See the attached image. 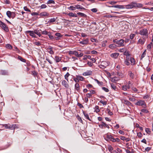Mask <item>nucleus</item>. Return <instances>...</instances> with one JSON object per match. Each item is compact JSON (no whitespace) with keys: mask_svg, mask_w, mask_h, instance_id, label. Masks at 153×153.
I'll return each mask as SVG.
<instances>
[{"mask_svg":"<svg viewBox=\"0 0 153 153\" xmlns=\"http://www.w3.org/2000/svg\"><path fill=\"white\" fill-rule=\"evenodd\" d=\"M91 58V56L90 55H85L84 56L83 59L84 60H86L87 58L90 59Z\"/></svg>","mask_w":153,"mask_h":153,"instance_id":"c9c22d12","label":"nucleus"},{"mask_svg":"<svg viewBox=\"0 0 153 153\" xmlns=\"http://www.w3.org/2000/svg\"><path fill=\"white\" fill-rule=\"evenodd\" d=\"M118 78L117 77H114L111 80V81L112 82H114L116 81H117L118 80Z\"/></svg>","mask_w":153,"mask_h":153,"instance_id":"f704fd0d","label":"nucleus"},{"mask_svg":"<svg viewBox=\"0 0 153 153\" xmlns=\"http://www.w3.org/2000/svg\"><path fill=\"white\" fill-rule=\"evenodd\" d=\"M92 74V72L91 71H88L84 72L83 74V75L84 76H89L91 75Z\"/></svg>","mask_w":153,"mask_h":153,"instance_id":"4be33fe9","label":"nucleus"},{"mask_svg":"<svg viewBox=\"0 0 153 153\" xmlns=\"http://www.w3.org/2000/svg\"><path fill=\"white\" fill-rule=\"evenodd\" d=\"M137 136L139 137H141L143 136V134L141 132H138L137 133Z\"/></svg>","mask_w":153,"mask_h":153,"instance_id":"052dcab7","label":"nucleus"},{"mask_svg":"<svg viewBox=\"0 0 153 153\" xmlns=\"http://www.w3.org/2000/svg\"><path fill=\"white\" fill-rule=\"evenodd\" d=\"M132 57H130V56H127L126 57V59L125 60V61H130V59Z\"/></svg>","mask_w":153,"mask_h":153,"instance_id":"3c124183","label":"nucleus"},{"mask_svg":"<svg viewBox=\"0 0 153 153\" xmlns=\"http://www.w3.org/2000/svg\"><path fill=\"white\" fill-rule=\"evenodd\" d=\"M113 149V148L110 145L108 146V150L110 152H112V151Z\"/></svg>","mask_w":153,"mask_h":153,"instance_id":"c03bdc74","label":"nucleus"},{"mask_svg":"<svg viewBox=\"0 0 153 153\" xmlns=\"http://www.w3.org/2000/svg\"><path fill=\"white\" fill-rule=\"evenodd\" d=\"M95 81H96L98 84L100 86H101L103 84V82H100L98 79H94Z\"/></svg>","mask_w":153,"mask_h":153,"instance_id":"58836bf2","label":"nucleus"},{"mask_svg":"<svg viewBox=\"0 0 153 153\" xmlns=\"http://www.w3.org/2000/svg\"><path fill=\"white\" fill-rule=\"evenodd\" d=\"M73 80L76 83H78L79 82L78 79L77 78V77L76 78H74Z\"/></svg>","mask_w":153,"mask_h":153,"instance_id":"0e129e2a","label":"nucleus"},{"mask_svg":"<svg viewBox=\"0 0 153 153\" xmlns=\"http://www.w3.org/2000/svg\"><path fill=\"white\" fill-rule=\"evenodd\" d=\"M135 8H140L143 7V5L140 3H138L134 2Z\"/></svg>","mask_w":153,"mask_h":153,"instance_id":"aec40b11","label":"nucleus"},{"mask_svg":"<svg viewBox=\"0 0 153 153\" xmlns=\"http://www.w3.org/2000/svg\"><path fill=\"white\" fill-rule=\"evenodd\" d=\"M152 45V43L151 42L150 44L148 45L147 46V48L148 50L149 51L151 50V45Z\"/></svg>","mask_w":153,"mask_h":153,"instance_id":"de8ad7c7","label":"nucleus"},{"mask_svg":"<svg viewBox=\"0 0 153 153\" xmlns=\"http://www.w3.org/2000/svg\"><path fill=\"white\" fill-rule=\"evenodd\" d=\"M114 138L113 136L111 135L107 134L106 137V140L108 141H110L113 142Z\"/></svg>","mask_w":153,"mask_h":153,"instance_id":"9b49d317","label":"nucleus"},{"mask_svg":"<svg viewBox=\"0 0 153 153\" xmlns=\"http://www.w3.org/2000/svg\"><path fill=\"white\" fill-rule=\"evenodd\" d=\"M102 89L106 92H108L109 91V90L105 87H102Z\"/></svg>","mask_w":153,"mask_h":153,"instance_id":"4d7b16f0","label":"nucleus"},{"mask_svg":"<svg viewBox=\"0 0 153 153\" xmlns=\"http://www.w3.org/2000/svg\"><path fill=\"white\" fill-rule=\"evenodd\" d=\"M146 132L148 134H150L151 132L150 129L148 128H146L145 129Z\"/></svg>","mask_w":153,"mask_h":153,"instance_id":"49530a36","label":"nucleus"},{"mask_svg":"<svg viewBox=\"0 0 153 153\" xmlns=\"http://www.w3.org/2000/svg\"><path fill=\"white\" fill-rule=\"evenodd\" d=\"M124 103L127 105H130L131 103L128 101L127 100H124Z\"/></svg>","mask_w":153,"mask_h":153,"instance_id":"473e14b6","label":"nucleus"},{"mask_svg":"<svg viewBox=\"0 0 153 153\" xmlns=\"http://www.w3.org/2000/svg\"><path fill=\"white\" fill-rule=\"evenodd\" d=\"M87 64L90 67H92L93 65V63L92 62L89 61H88Z\"/></svg>","mask_w":153,"mask_h":153,"instance_id":"6e6d98bb","label":"nucleus"},{"mask_svg":"<svg viewBox=\"0 0 153 153\" xmlns=\"http://www.w3.org/2000/svg\"><path fill=\"white\" fill-rule=\"evenodd\" d=\"M24 10L25 11H27L29 12H31V10L29 9L27 7H24Z\"/></svg>","mask_w":153,"mask_h":153,"instance_id":"5fc2aeb1","label":"nucleus"},{"mask_svg":"<svg viewBox=\"0 0 153 153\" xmlns=\"http://www.w3.org/2000/svg\"><path fill=\"white\" fill-rule=\"evenodd\" d=\"M6 47L10 50L12 49V46L10 44H7L6 45Z\"/></svg>","mask_w":153,"mask_h":153,"instance_id":"ea45409f","label":"nucleus"},{"mask_svg":"<svg viewBox=\"0 0 153 153\" xmlns=\"http://www.w3.org/2000/svg\"><path fill=\"white\" fill-rule=\"evenodd\" d=\"M4 127L5 128L9 129H14V124L10 125L9 124H4L2 126Z\"/></svg>","mask_w":153,"mask_h":153,"instance_id":"20e7f679","label":"nucleus"},{"mask_svg":"<svg viewBox=\"0 0 153 153\" xmlns=\"http://www.w3.org/2000/svg\"><path fill=\"white\" fill-rule=\"evenodd\" d=\"M124 63L126 65L128 66L130 65L131 64V63L129 62V61H125Z\"/></svg>","mask_w":153,"mask_h":153,"instance_id":"bf43d9fd","label":"nucleus"},{"mask_svg":"<svg viewBox=\"0 0 153 153\" xmlns=\"http://www.w3.org/2000/svg\"><path fill=\"white\" fill-rule=\"evenodd\" d=\"M110 7H114L116 8H117L118 9H123L125 8L124 5H113L111 6H109Z\"/></svg>","mask_w":153,"mask_h":153,"instance_id":"ddd939ff","label":"nucleus"},{"mask_svg":"<svg viewBox=\"0 0 153 153\" xmlns=\"http://www.w3.org/2000/svg\"><path fill=\"white\" fill-rule=\"evenodd\" d=\"M141 111L142 112L148 113V111L147 110L144 109H143L141 110Z\"/></svg>","mask_w":153,"mask_h":153,"instance_id":"13d9d810","label":"nucleus"},{"mask_svg":"<svg viewBox=\"0 0 153 153\" xmlns=\"http://www.w3.org/2000/svg\"><path fill=\"white\" fill-rule=\"evenodd\" d=\"M69 10H75L76 9V5L75 7H73V6H71L69 7L68 8Z\"/></svg>","mask_w":153,"mask_h":153,"instance_id":"37998d69","label":"nucleus"},{"mask_svg":"<svg viewBox=\"0 0 153 153\" xmlns=\"http://www.w3.org/2000/svg\"><path fill=\"white\" fill-rule=\"evenodd\" d=\"M124 6L125 7L126 9H131L135 8L134 2H132L128 5Z\"/></svg>","mask_w":153,"mask_h":153,"instance_id":"423d86ee","label":"nucleus"},{"mask_svg":"<svg viewBox=\"0 0 153 153\" xmlns=\"http://www.w3.org/2000/svg\"><path fill=\"white\" fill-rule=\"evenodd\" d=\"M116 45L114 44H113L110 45L109 46V47L110 48L113 49L116 47Z\"/></svg>","mask_w":153,"mask_h":153,"instance_id":"72a5a7b5","label":"nucleus"},{"mask_svg":"<svg viewBox=\"0 0 153 153\" xmlns=\"http://www.w3.org/2000/svg\"><path fill=\"white\" fill-rule=\"evenodd\" d=\"M143 39H140L138 41V42L140 43L141 45H143L144 44L146 38L145 37H143Z\"/></svg>","mask_w":153,"mask_h":153,"instance_id":"f3484780","label":"nucleus"},{"mask_svg":"<svg viewBox=\"0 0 153 153\" xmlns=\"http://www.w3.org/2000/svg\"><path fill=\"white\" fill-rule=\"evenodd\" d=\"M62 85H63L66 88H68V85L65 80H63L62 82Z\"/></svg>","mask_w":153,"mask_h":153,"instance_id":"dca6fc26","label":"nucleus"},{"mask_svg":"<svg viewBox=\"0 0 153 153\" xmlns=\"http://www.w3.org/2000/svg\"><path fill=\"white\" fill-rule=\"evenodd\" d=\"M4 3L6 4H10V1L9 0H5Z\"/></svg>","mask_w":153,"mask_h":153,"instance_id":"e2e57ef3","label":"nucleus"},{"mask_svg":"<svg viewBox=\"0 0 153 153\" xmlns=\"http://www.w3.org/2000/svg\"><path fill=\"white\" fill-rule=\"evenodd\" d=\"M74 13L72 12H70L68 13V15L69 16L71 17H74Z\"/></svg>","mask_w":153,"mask_h":153,"instance_id":"338daca9","label":"nucleus"},{"mask_svg":"<svg viewBox=\"0 0 153 153\" xmlns=\"http://www.w3.org/2000/svg\"><path fill=\"white\" fill-rule=\"evenodd\" d=\"M0 26L6 32H8L9 29L8 27L6 24L3 22L1 21H0Z\"/></svg>","mask_w":153,"mask_h":153,"instance_id":"f03ea898","label":"nucleus"},{"mask_svg":"<svg viewBox=\"0 0 153 153\" xmlns=\"http://www.w3.org/2000/svg\"><path fill=\"white\" fill-rule=\"evenodd\" d=\"M56 19H57V18H51L48 21V23H53V22H55Z\"/></svg>","mask_w":153,"mask_h":153,"instance_id":"bb28decb","label":"nucleus"},{"mask_svg":"<svg viewBox=\"0 0 153 153\" xmlns=\"http://www.w3.org/2000/svg\"><path fill=\"white\" fill-rule=\"evenodd\" d=\"M39 16L42 17H49V14L46 12L44 11L40 13L39 14Z\"/></svg>","mask_w":153,"mask_h":153,"instance_id":"0eeeda50","label":"nucleus"},{"mask_svg":"<svg viewBox=\"0 0 153 153\" xmlns=\"http://www.w3.org/2000/svg\"><path fill=\"white\" fill-rule=\"evenodd\" d=\"M27 32L29 33L30 35L32 37L35 38L36 37V36L35 34L34 31L28 30L27 31Z\"/></svg>","mask_w":153,"mask_h":153,"instance_id":"4468645a","label":"nucleus"},{"mask_svg":"<svg viewBox=\"0 0 153 153\" xmlns=\"http://www.w3.org/2000/svg\"><path fill=\"white\" fill-rule=\"evenodd\" d=\"M95 111L97 113L100 112V110L99 108V106L98 105H96L95 107Z\"/></svg>","mask_w":153,"mask_h":153,"instance_id":"e433bc0d","label":"nucleus"},{"mask_svg":"<svg viewBox=\"0 0 153 153\" xmlns=\"http://www.w3.org/2000/svg\"><path fill=\"white\" fill-rule=\"evenodd\" d=\"M99 127L101 128H103V127L105 128H109L108 125L103 122H102V124L99 125Z\"/></svg>","mask_w":153,"mask_h":153,"instance_id":"1a4fd4ad","label":"nucleus"},{"mask_svg":"<svg viewBox=\"0 0 153 153\" xmlns=\"http://www.w3.org/2000/svg\"><path fill=\"white\" fill-rule=\"evenodd\" d=\"M111 88L114 90H116V87L115 85L113 83H111Z\"/></svg>","mask_w":153,"mask_h":153,"instance_id":"a18cd8bd","label":"nucleus"},{"mask_svg":"<svg viewBox=\"0 0 153 153\" xmlns=\"http://www.w3.org/2000/svg\"><path fill=\"white\" fill-rule=\"evenodd\" d=\"M75 89L76 91L79 92L80 91V86L79 84L78 83H76L75 85Z\"/></svg>","mask_w":153,"mask_h":153,"instance_id":"6ab92c4d","label":"nucleus"},{"mask_svg":"<svg viewBox=\"0 0 153 153\" xmlns=\"http://www.w3.org/2000/svg\"><path fill=\"white\" fill-rule=\"evenodd\" d=\"M148 31L146 29H143L141 30L140 31L139 34L141 35L145 36V38L148 37Z\"/></svg>","mask_w":153,"mask_h":153,"instance_id":"f257e3e1","label":"nucleus"},{"mask_svg":"<svg viewBox=\"0 0 153 153\" xmlns=\"http://www.w3.org/2000/svg\"><path fill=\"white\" fill-rule=\"evenodd\" d=\"M0 74L2 75H8L9 73L7 70H1L0 72Z\"/></svg>","mask_w":153,"mask_h":153,"instance_id":"9d476101","label":"nucleus"},{"mask_svg":"<svg viewBox=\"0 0 153 153\" xmlns=\"http://www.w3.org/2000/svg\"><path fill=\"white\" fill-rule=\"evenodd\" d=\"M146 50H145V51L143 52V53L141 55V59H142L145 56L146 54Z\"/></svg>","mask_w":153,"mask_h":153,"instance_id":"09e8293b","label":"nucleus"},{"mask_svg":"<svg viewBox=\"0 0 153 153\" xmlns=\"http://www.w3.org/2000/svg\"><path fill=\"white\" fill-rule=\"evenodd\" d=\"M130 62L132 65H135V61L134 58L131 57L130 59Z\"/></svg>","mask_w":153,"mask_h":153,"instance_id":"a878e982","label":"nucleus"},{"mask_svg":"<svg viewBox=\"0 0 153 153\" xmlns=\"http://www.w3.org/2000/svg\"><path fill=\"white\" fill-rule=\"evenodd\" d=\"M124 55L126 56H130V54L129 53V51H126L124 52Z\"/></svg>","mask_w":153,"mask_h":153,"instance_id":"4c0bfd02","label":"nucleus"},{"mask_svg":"<svg viewBox=\"0 0 153 153\" xmlns=\"http://www.w3.org/2000/svg\"><path fill=\"white\" fill-rule=\"evenodd\" d=\"M119 54L118 53H112L111 54V56L114 58H117L119 55Z\"/></svg>","mask_w":153,"mask_h":153,"instance_id":"a211bd4d","label":"nucleus"},{"mask_svg":"<svg viewBox=\"0 0 153 153\" xmlns=\"http://www.w3.org/2000/svg\"><path fill=\"white\" fill-rule=\"evenodd\" d=\"M135 105L139 106H141L145 108L146 107V105L145 102L143 100H140L138 101L135 103Z\"/></svg>","mask_w":153,"mask_h":153,"instance_id":"7ed1b4c3","label":"nucleus"},{"mask_svg":"<svg viewBox=\"0 0 153 153\" xmlns=\"http://www.w3.org/2000/svg\"><path fill=\"white\" fill-rule=\"evenodd\" d=\"M135 35V34H134L131 33L130 36V39H132L134 37Z\"/></svg>","mask_w":153,"mask_h":153,"instance_id":"864d4df0","label":"nucleus"},{"mask_svg":"<svg viewBox=\"0 0 153 153\" xmlns=\"http://www.w3.org/2000/svg\"><path fill=\"white\" fill-rule=\"evenodd\" d=\"M11 12L10 11H8L6 12V14L7 16L9 18H11Z\"/></svg>","mask_w":153,"mask_h":153,"instance_id":"7c9ffc66","label":"nucleus"},{"mask_svg":"<svg viewBox=\"0 0 153 153\" xmlns=\"http://www.w3.org/2000/svg\"><path fill=\"white\" fill-rule=\"evenodd\" d=\"M132 90L133 91H134L135 93H137V92L138 90L135 88L132 87Z\"/></svg>","mask_w":153,"mask_h":153,"instance_id":"774afa93","label":"nucleus"},{"mask_svg":"<svg viewBox=\"0 0 153 153\" xmlns=\"http://www.w3.org/2000/svg\"><path fill=\"white\" fill-rule=\"evenodd\" d=\"M47 7V6L45 4H42L41 6L40 7L41 9H44L46 8Z\"/></svg>","mask_w":153,"mask_h":153,"instance_id":"69168bd1","label":"nucleus"},{"mask_svg":"<svg viewBox=\"0 0 153 153\" xmlns=\"http://www.w3.org/2000/svg\"><path fill=\"white\" fill-rule=\"evenodd\" d=\"M83 114H84L85 118L90 121H91V119L90 118L89 115L88 114L86 113L83 110H82Z\"/></svg>","mask_w":153,"mask_h":153,"instance_id":"2eb2a0df","label":"nucleus"},{"mask_svg":"<svg viewBox=\"0 0 153 153\" xmlns=\"http://www.w3.org/2000/svg\"><path fill=\"white\" fill-rule=\"evenodd\" d=\"M34 31L35 33V34H36L38 35L39 37H41L42 36L41 34V32L42 31V30L41 29L35 30Z\"/></svg>","mask_w":153,"mask_h":153,"instance_id":"f8f14e48","label":"nucleus"},{"mask_svg":"<svg viewBox=\"0 0 153 153\" xmlns=\"http://www.w3.org/2000/svg\"><path fill=\"white\" fill-rule=\"evenodd\" d=\"M18 59L19 60H20L21 61H22V62H26V59H24L23 58H22L21 56H18Z\"/></svg>","mask_w":153,"mask_h":153,"instance_id":"b1692460","label":"nucleus"},{"mask_svg":"<svg viewBox=\"0 0 153 153\" xmlns=\"http://www.w3.org/2000/svg\"><path fill=\"white\" fill-rule=\"evenodd\" d=\"M62 58L58 56H56L55 57L54 60L56 63L59 62L61 60Z\"/></svg>","mask_w":153,"mask_h":153,"instance_id":"412c9836","label":"nucleus"},{"mask_svg":"<svg viewBox=\"0 0 153 153\" xmlns=\"http://www.w3.org/2000/svg\"><path fill=\"white\" fill-rule=\"evenodd\" d=\"M48 4H55V1L53 0H49L47 3Z\"/></svg>","mask_w":153,"mask_h":153,"instance_id":"79ce46f5","label":"nucleus"},{"mask_svg":"<svg viewBox=\"0 0 153 153\" xmlns=\"http://www.w3.org/2000/svg\"><path fill=\"white\" fill-rule=\"evenodd\" d=\"M70 74L68 72H67L66 74L65 75V79H66L68 81V77L70 75Z\"/></svg>","mask_w":153,"mask_h":153,"instance_id":"a19ab883","label":"nucleus"},{"mask_svg":"<svg viewBox=\"0 0 153 153\" xmlns=\"http://www.w3.org/2000/svg\"><path fill=\"white\" fill-rule=\"evenodd\" d=\"M34 44L37 46H40L41 45L40 43L39 42H35L33 43Z\"/></svg>","mask_w":153,"mask_h":153,"instance_id":"680f3d73","label":"nucleus"},{"mask_svg":"<svg viewBox=\"0 0 153 153\" xmlns=\"http://www.w3.org/2000/svg\"><path fill=\"white\" fill-rule=\"evenodd\" d=\"M55 35L57 36V37H56L55 38L56 39V40L59 39V37L62 36L61 35V34L60 33H55Z\"/></svg>","mask_w":153,"mask_h":153,"instance_id":"393cba45","label":"nucleus"},{"mask_svg":"<svg viewBox=\"0 0 153 153\" xmlns=\"http://www.w3.org/2000/svg\"><path fill=\"white\" fill-rule=\"evenodd\" d=\"M129 76L131 78L133 79L134 77V74H133L131 71L129 72Z\"/></svg>","mask_w":153,"mask_h":153,"instance_id":"2f4dec72","label":"nucleus"},{"mask_svg":"<svg viewBox=\"0 0 153 153\" xmlns=\"http://www.w3.org/2000/svg\"><path fill=\"white\" fill-rule=\"evenodd\" d=\"M105 17H108V18H112V17H117V16H113L111 15H106L105 16Z\"/></svg>","mask_w":153,"mask_h":153,"instance_id":"603ef678","label":"nucleus"},{"mask_svg":"<svg viewBox=\"0 0 153 153\" xmlns=\"http://www.w3.org/2000/svg\"><path fill=\"white\" fill-rule=\"evenodd\" d=\"M81 39L82 40V41H80L79 42V43L83 45H86L88 44V42H89V40L88 39V38H86V39Z\"/></svg>","mask_w":153,"mask_h":153,"instance_id":"6e6552de","label":"nucleus"},{"mask_svg":"<svg viewBox=\"0 0 153 153\" xmlns=\"http://www.w3.org/2000/svg\"><path fill=\"white\" fill-rule=\"evenodd\" d=\"M11 14H11V18H12V19L14 18L16 16V14L14 12H12Z\"/></svg>","mask_w":153,"mask_h":153,"instance_id":"8fccbe9b","label":"nucleus"},{"mask_svg":"<svg viewBox=\"0 0 153 153\" xmlns=\"http://www.w3.org/2000/svg\"><path fill=\"white\" fill-rule=\"evenodd\" d=\"M76 8L79 10H85V9L79 4L76 5Z\"/></svg>","mask_w":153,"mask_h":153,"instance_id":"5701e85b","label":"nucleus"},{"mask_svg":"<svg viewBox=\"0 0 153 153\" xmlns=\"http://www.w3.org/2000/svg\"><path fill=\"white\" fill-rule=\"evenodd\" d=\"M124 41L123 39H120L119 40H118L117 41V46L118 47H122L125 46L124 44Z\"/></svg>","mask_w":153,"mask_h":153,"instance_id":"39448f33","label":"nucleus"},{"mask_svg":"<svg viewBox=\"0 0 153 153\" xmlns=\"http://www.w3.org/2000/svg\"><path fill=\"white\" fill-rule=\"evenodd\" d=\"M77 14L79 15L81 17H86L87 16L86 14H85L84 13H80V12H78L77 13Z\"/></svg>","mask_w":153,"mask_h":153,"instance_id":"cd10ccee","label":"nucleus"},{"mask_svg":"<svg viewBox=\"0 0 153 153\" xmlns=\"http://www.w3.org/2000/svg\"><path fill=\"white\" fill-rule=\"evenodd\" d=\"M76 76V77H77V78L78 79V80H79H79L82 81H83L84 80V78L83 77H82L81 76H79V75H77V76Z\"/></svg>","mask_w":153,"mask_h":153,"instance_id":"c85d7f7f","label":"nucleus"},{"mask_svg":"<svg viewBox=\"0 0 153 153\" xmlns=\"http://www.w3.org/2000/svg\"><path fill=\"white\" fill-rule=\"evenodd\" d=\"M42 33V34L45 35H48V34H50L49 32H48L47 31L45 30L43 31H41Z\"/></svg>","mask_w":153,"mask_h":153,"instance_id":"c756f323","label":"nucleus"}]
</instances>
